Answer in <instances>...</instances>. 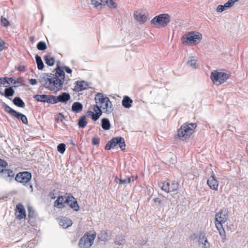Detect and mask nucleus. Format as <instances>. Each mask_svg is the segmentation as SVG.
I'll return each mask as SVG.
<instances>
[{
  "mask_svg": "<svg viewBox=\"0 0 248 248\" xmlns=\"http://www.w3.org/2000/svg\"><path fill=\"white\" fill-rule=\"evenodd\" d=\"M54 78L52 77V73H42L39 75L38 80L45 88L56 93L61 90L57 84L59 81L58 79L55 80Z\"/></svg>",
  "mask_w": 248,
  "mask_h": 248,
  "instance_id": "f257e3e1",
  "label": "nucleus"
},
{
  "mask_svg": "<svg viewBox=\"0 0 248 248\" xmlns=\"http://www.w3.org/2000/svg\"><path fill=\"white\" fill-rule=\"evenodd\" d=\"M202 39V35L198 31H189L182 36V43L185 46H190L200 43Z\"/></svg>",
  "mask_w": 248,
  "mask_h": 248,
  "instance_id": "f03ea898",
  "label": "nucleus"
},
{
  "mask_svg": "<svg viewBox=\"0 0 248 248\" xmlns=\"http://www.w3.org/2000/svg\"><path fill=\"white\" fill-rule=\"evenodd\" d=\"M170 21V16L168 14H160L155 16L150 21L151 24L157 28L166 27Z\"/></svg>",
  "mask_w": 248,
  "mask_h": 248,
  "instance_id": "7ed1b4c3",
  "label": "nucleus"
},
{
  "mask_svg": "<svg viewBox=\"0 0 248 248\" xmlns=\"http://www.w3.org/2000/svg\"><path fill=\"white\" fill-rule=\"evenodd\" d=\"M223 71L214 70L211 73L210 79L214 84L217 85H221L229 78L230 73H225Z\"/></svg>",
  "mask_w": 248,
  "mask_h": 248,
  "instance_id": "20e7f679",
  "label": "nucleus"
},
{
  "mask_svg": "<svg viewBox=\"0 0 248 248\" xmlns=\"http://www.w3.org/2000/svg\"><path fill=\"white\" fill-rule=\"evenodd\" d=\"M96 237L94 232L90 234L89 232H86L79 239L78 247L80 248H89L93 245Z\"/></svg>",
  "mask_w": 248,
  "mask_h": 248,
  "instance_id": "39448f33",
  "label": "nucleus"
},
{
  "mask_svg": "<svg viewBox=\"0 0 248 248\" xmlns=\"http://www.w3.org/2000/svg\"><path fill=\"white\" fill-rule=\"evenodd\" d=\"M193 128H190L187 123L183 124L177 130V136L182 140L188 139L193 133Z\"/></svg>",
  "mask_w": 248,
  "mask_h": 248,
  "instance_id": "423d86ee",
  "label": "nucleus"
},
{
  "mask_svg": "<svg viewBox=\"0 0 248 248\" xmlns=\"http://www.w3.org/2000/svg\"><path fill=\"white\" fill-rule=\"evenodd\" d=\"M2 107L7 113L10 114L12 116L14 117L19 120H21V122L24 124H28V121L26 115L20 112L16 111L5 103L3 104Z\"/></svg>",
  "mask_w": 248,
  "mask_h": 248,
  "instance_id": "0eeeda50",
  "label": "nucleus"
},
{
  "mask_svg": "<svg viewBox=\"0 0 248 248\" xmlns=\"http://www.w3.org/2000/svg\"><path fill=\"white\" fill-rule=\"evenodd\" d=\"M54 71L56 72L55 74H52V77L55 78L54 79L55 80L58 79V81H59V82L57 84L59 86V89L61 90L62 89L63 84L65 80V74L64 72V69L57 64V67L54 69Z\"/></svg>",
  "mask_w": 248,
  "mask_h": 248,
  "instance_id": "6e6552de",
  "label": "nucleus"
},
{
  "mask_svg": "<svg viewBox=\"0 0 248 248\" xmlns=\"http://www.w3.org/2000/svg\"><path fill=\"white\" fill-rule=\"evenodd\" d=\"M33 98L38 102L41 103H47L48 104H54V95L49 94H36Z\"/></svg>",
  "mask_w": 248,
  "mask_h": 248,
  "instance_id": "1a4fd4ad",
  "label": "nucleus"
},
{
  "mask_svg": "<svg viewBox=\"0 0 248 248\" xmlns=\"http://www.w3.org/2000/svg\"><path fill=\"white\" fill-rule=\"evenodd\" d=\"M31 178V173L29 171H23L18 173L16 177L15 180L17 182L26 184L28 183Z\"/></svg>",
  "mask_w": 248,
  "mask_h": 248,
  "instance_id": "9d476101",
  "label": "nucleus"
},
{
  "mask_svg": "<svg viewBox=\"0 0 248 248\" xmlns=\"http://www.w3.org/2000/svg\"><path fill=\"white\" fill-rule=\"evenodd\" d=\"M91 4L94 7L97 8L101 5L106 4L108 6L111 8L117 7V3L113 0H91Z\"/></svg>",
  "mask_w": 248,
  "mask_h": 248,
  "instance_id": "9b49d317",
  "label": "nucleus"
},
{
  "mask_svg": "<svg viewBox=\"0 0 248 248\" xmlns=\"http://www.w3.org/2000/svg\"><path fill=\"white\" fill-rule=\"evenodd\" d=\"M161 189L167 193L175 191L178 188V184L175 181H172L171 183L168 182H164L161 186Z\"/></svg>",
  "mask_w": 248,
  "mask_h": 248,
  "instance_id": "f8f14e48",
  "label": "nucleus"
},
{
  "mask_svg": "<svg viewBox=\"0 0 248 248\" xmlns=\"http://www.w3.org/2000/svg\"><path fill=\"white\" fill-rule=\"evenodd\" d=\"M64 203L68 204L70 208L75 211H78L79 210V206L76 199L72 195L69 194L66 197Z\"/></svg>",
  "mask_w": 248,
  "mask_h": 248,
  "instance_id": "ddd939ff",
  "label": "nucleus"
},
{
  "mask_svg": "<svg viewBox=\"0 0 248 248\" xmlns=\"http://www.w3.org/2000/svg\"><path fill=\"white\" fill-rule=\"evenodd\" d=\"M15 176L14 172L11 169L6 168L0 173V177L4 179L6 181L11 182Z\"/></svg>",
  "mask_w": 248,
  "mask_h": 248,
  "instance_id": "4468645a",
  "label": "nucleus"
},
{
  "mask_svg": "<svg viewBox=\"0 0 248 248\" xmlns=\"http://www.w3.org/2000/svg\"><path fill=\"white\" fill-rule=\"evenodd\" d=\"M113 146V148L117 145H119L122 151H124L125 149V143L124 139L121 137H116L111 139Z\"/></svg>",
  "mask_w": 248,
  "mask_h": 248,
  "instance_id": "2eb2a0df",
  "label": "nucleus"
},
{
  "mask_svg": "<svg viewBox=\"0 0 248 248\" xmlns=\"http://www.w3.org/2000/svg\"><path fill=\"white\" fill-rule=\"evenodd\" d=\"M70 98L71 96L68 93H62L58 96H54V104L59 102L66 103Z\"/></svg>",
  "mask_w": 248,
  "mask_h": 248,
  "instance_id": "dca6fc26",
  "label": "nucleus"
},
{
  "mask_svg": "<svg viewBox=\"0 0 248 248\" xmlns=\"http://www.w3.org/2000/svg\"><path fill=\"white\" fill-rule=\"evenodd\" d=\"M207 184L211 189L217 190L218 186V182L215 176L214 172L212 170L211 176L207 181Z\"/></svg>",
  "mask_w": 248,
  "mask_h": 248,
  "instance_id": "f3484780",
  "label": "nucleus"
},
{
  "mask_svg": "<svg viewBox=\"0 0 248 248\" xmlns=\"http://www.w3.org/2000/svg\"><path fill=\"white\" fill-rule=\"evenodd\" d=\"M16 215L18 219L25 218L26 217L25 209L22 203H18L16 206Z\"/></svg>",
  "mask_w": 248,
  "mask_h": 248,
  "instance_id": "a211bd4d",
  "label": "nucleus"
},
{
  "mask_svg": "<svg viewBox=\"0 0 248 248\" xmlns=\"http://www.w3.org/2000/svg\"><path fill=\"white\" fill-rule=\"evenodd\" d=\"M17 87H18V85L6 87L4 93L2 92V89H0V95L4 96L6 98L10 100V97L13 96L15 92L14 88H16Z\"/></svg>",
  "mask_w": 248,
  "mask_h": 248,
  "instance_id": "6ab92c4d",
  "label": "nucleus"
},
{
  "mask_svg": "<svg viewBox=\"0 0 248 248\" xmlns=\"http://www.w3.org/2000/svg\"><path fill=\"white\" fill-rule=\"evenodd\" d=\"M108 99L109 98L106 95L100 93H97L94 98L96 104H100L101 106L103 105Z\"/></svg>",
  "mask_w": 248,
  "mask_h": 248,
  "instance_id": "aec40b11",
  "label": "nucleus"
},
{
  "mask_svg": "<svg viewBox=\"0 0 248 248\" xmlns=\"http://www.w3.org/2000/svg\"><path fill=\"white\" fill-rule=\"evenodd\" d=\"M135 19L140 24L144 23L147 20V16L145 14H142L138 11H135L134 13Z\"/></svg>",
  "mask_w": 248,
  "mask_h": 248,
  "instance_id": "412c9836",
  "label": "nucleus"
},
{
  "mask_svg": "<svg viewBox=\"0 0 248 248\" xmlns=\"http://www.w3.org/2000/svg\"><path fill=\"white\" fill-rule=\"evenodd\" d=\"M101 108L104 110V113L106 114H110L113 110V105L109 99L106 101L104 105L101 106Z\"/></svg>",
  "mask_w": 248,
  "mask_h": 248,
  "instance_id": "4be33fe9",
  "label": "nucleus"
},
{
  "mask_svg": "<svg viewBox=\"0 0 248 248\" xmlns=\"http://www.w3.org/2000/svg\"><path fill=\"white\" fill-rule=\"evenodd\" d=\"M76 85L75 86L74 91L76 92H78L87 89L88 84L87 82L84 80L81 81H76Z\"/></svg>",
  "mask_w": 248,
  "mask_h": 248,
  "instance_id": "5701e85b",
  "label": "nucleus"
},
{
  "mask_svg": "<svg viewBox=\"0 0 248 248\" xmlns=\"http://www.w3.org/2000/svg\"><path fill=\"white\" fill-rule=\"evenodd\" d=\"M59 224L63 228L66 229L72 225V221L68 217H62L60 219Z\"/></svg>",
  "mask_w": 248,
  "mask_h": 248,
  "instance_id": "b1692460",
  "label": "nucleus"
},
{
  "mask_svg": "<svg viewBox=\"0 0 248 248\" xmlns=\"http://www.w3.org/2000/svg\"><path fill=\"white\" fill-rule=\"evenodd\" d=\"M133 102L132 99L130 97L125 95L122 101V104L124 108H129L132 107Z\"/></svg>",
  "mask_w": 248,
  "mask_h": 248,
  "instance_id": "393cba45",
  "label": "nucleus"
},
{
  "mask_svg": "<svg viewBox=\"0 0 248 248\" xmlns=\"http://www.w3.org/2000/svg\"><path fill=\"white\" fill-rule=\"evenodd\" d=\"M83 109L82 104L79 102H74L72 105L71 110L75 113H79Z\"/></svg>",
  "mask_w": 248,
  "mask_h": 248,
  "instance_id": "a878e982",
  "label": "nucleus"
},
{
  "mask_svg": "<svg viewBox=\"0 0 248 248\" xmlns=\"http://www.w3.org/2000/svg\"><path fill=\"white\" fill-rule=\"evenodd\" d=\"M13 103L15 105L18 107L24 108L25 106V104L23 100L18 96H16L13 100Z\"/></svg>",
  "mask_w": 248,
  "mask_h": 248,
  "instance_id": "bb28decb",
  "label": "nucleus"
},
{
  "mask_svg": "<svg viewBox=\"0 0 248 248\" xmlns=\"http://www.w3.org/2000/svg\"><path fill=\"white\" fill-rule=\"evenodd\" d=\"M101 127L104 130H108L110 128V123L108 119L104 118L101 120Z\"/></svg>",
  "mask_w": 248,
  "mask_h": 248,
  "instance_id": "cd10ccee",
  "label": "nucleus"
},
{
  "mask_svg": "<svg viewBox=\"0 0 248 248\" xmlns=\"http://www.w3.org/2000/svg\"><path fill=\"white\" fill-rule=\"evenodd\" d=\"M228 219V214L227 212L226 211H224V212L222 213V215L220 216V219L219 220V221H218V223H216L215 225H222L223 223H224Z\"/></svg>",
  "mask_w": 248,
  "mask_h": 248,
  "instance_id": "c85d7f7f",
  "label": "nucleus"
},
{
  "mask_svg": "<svg viewBox=\"0 0 248 248\" xmlns=\"http://www.w3.org/2000/svg\"><path fill=\"white\" fill-rule=\"evenodd\" d=\"M97 238L101 241H106L109 239V236L106 231H102L98 234Z\"/></svg>",
  "mask_w": 248,
  "mask_h": 248,
  "instance_id": "c756f323",
  "label": "nucleus"
},
{
  "mask_svg": "<svg viewBox=\"0 0 248 248\" xmlns=\"http://www.w3.org/2000/svg\"><path fill=\"white\" fill-rule=\"evenodd\" d=\"M87 124V122L86 121V116L85 115L81 116L79 118L78 123L79 128H84L86 127Z\"/></svg>",
  "mask_w": 248,
  "mask_h": 248,
  "instance_id": "7c9ffc66",
  "label": "nucleus"
},
{
  "mask_svg": "<svg viewBox=\"0 0 248 248\" xmlns=\"http://www.w3.org/2000/svg\"><path fill=\"white\" fill-rule=\"evenodd\" d=\"M63 200V196H59L54 203V206L57 207L58 208H62L63 207H64V205H63L62 203Z\"/></svg>",
  "mask_w": 248,
  "mask_h": 248,
  "instance_id": "2f4dec72",
  "label": "nucleus"
},
{
  "mask_svg": "<svg viewBox=\"0 0 248 248\" xmlns=\"http://www.w3.org/2000/svg\"><path fill=\"white\" fill-rule=\"evenodd\" d=\"M35 59L37 66L38 70H42L44 67V64L41 59V57L38 54H36L35 56Z\"/></svg>",
  "mask_w": 248,
  "mask_h": 248,
  "instance_id": "473e14b6",
  "label": "nucleus"
},
{
  "mask_svg": "<svg viewBox=\"0 0 248 248\" xmlns=\"http://www.w3.org/2000/svg\"><path fill=\"white\" fill-rule=\"evenodd\" d=\"M216 227L219 232V233L222 239L223 242H224L225 240H226V235L225 231L223 227V225H217L216 226Z\"/></svg>",
  "mask_w": 248,
  "mask_h": 248,
  "instance_id": "72a5a7b5",
  "label": "nucleus"
},
{
  "mask_svg": "<svg viewBox=\"0 0 248 248\" xmlns=\"http://www.w3.org/2000/svg\"><path fill=\"white\" fill-rule=\"evenodd\" d=\"M44 60L46 63L50 66L54 65L55 63V59L53 57H49L47 55L44 56Z\"/></svg>",
  "mask_w": 248,
  "mask_h": 248,
  "instance_id": "f704fd0d",
  "label": "nucleus"
},
{
  "mask_svg": "<svg viewBox=\"0 0 248 248\" xmlns=\"http://www.w3.org/2000/svg\"><path fill=\"white\" fill-rule=\"evenodd\" d=\"M87 115L88 116H90L93 121H97L101 116L100 115V113L99 112L98 113H94L93 112L90 110H88L87 112Z\"/></svg>",
  "mask_w": 248,
  "mask_h": 248,
  "instance_id": "c9c22d12",
  "label": "nucleus"
},
{
  "mask_svg": "<svg viewBox=\"0 0 248 248\" xmlns=\"http://www.w3.org/2000/svg\"><path fill=\"white\" fill-rule=\"evenodd\" d=\"M198 240V244L200 245L201 244V243L204 241L205 239H207L206 237V234L203 231H200L197 234Z\"/></svg>",
  "mask_w": 248,
  "mask_h": 248,
  "instance_id": "e433bc0d",
  "label": "nucleus"
},
{
  "mask_svg": "<svg viewBox=\"0 0 248 248\" xmlns=\"http://www.w3.org/2000/svg\"><path fill=\"white\" fill-rule=\"evenodd\" d=\"M28 217L30 218H34L36 217L37 214L31 206H28Z\"/></svg>",
  "mask_w": 248,
  "mask_h": 248,
  "instance_id": "4c0bfd02",
  "label": "nucleus"
},
{
  "mask_svg": "<svg viewBox=\"0 0 248 248\" xmlns=\"http://www.w3.org/2000/svg\"><path fill=\"white\" fill-rule=\"evenodd\" d=\"M36 47L39 50L44 51L47 48V46L46 42L40 41L37 44Z\"/></svg>",
  "mask_w": 248,
  "mask_h": 248,
  "instance_id": "58836bf2",
  "label": "nucleus"
},
{
  "mask_svg": "<svg viewBox=\"0 0 248 248\" xmlns=\"http://www.w3.org/2000/svg\"><path fill=\"white\" fill-rule=\"evenodd\" d=\"M196 60L195 59L194 57H190L189 58L188 61L187 62V64L193 68H197L196 65Z\"/></svg>",
  "mask_w": 248,
  "mask_h": 248,
  "instance_id": "ea45409f",
  "label": "nucleus"
},
{
  "mask_svg": "<svg viewBox=\"0 0 248 248\" xmlns=\"http://www.w3.org/2000/svg\"><path fill=\"white\" fill-rule=\"evenodd\" d=\"M114 181L115 182L119 184V185H123L124 187L128 185L125 178L122 177V176H121L120 178H118L117 177H116L115 178Z\"/></svg>",
  "mask_w": 248,
  "mask_h": 248,
  "instance_id": "a19ab883",
  "label": "nucleus"
},
{
  "mask_svg": "<svg viewBox=\"0 0 248 248\" xmlns=\"http://www.w3.org/2000/svg\"><path fill=\"white\" fill-rule=\"evenodd\" d=\"M57 151L62 154H63L66 150V145L63 143H60L57 146Z\"/></svg>",
  "mask_w": 248,
  "mask_h": 248,
  "instance_id": "79ce46f5",
  "label": "nucleus"
},
{
  "mask_svg": "<svg viewBox=\"0 0 248 248\" xmlns=\"http://www.w3.org/2000/svg\"><path fill=\"white\" fill-rule=\"evenodd\" d=\"M8 166L7 162L0 158V173Z\"/></svg>",
  "mask_w": 248,
  "mask_h": 248,
  "instance_id": "37998d69",
  "label": "nucleus"
},
{
  "mask_svg": "<svg viewBox=\"0 0 248 248\" xmlns=\"http://www.w3.org/2000/svg\"><path fill=\"white\" fill-rule=\"evenodd\" d=\"M2 79V81L0 82V87H7L10 83L8 82L7 81L6 77H1L0 78V79Z\"/></svg>",
  "mask_w": 248,
  "mask_h": 248,
  "instance_id": "c03bdc74",
  "label": "nucleus"
},
{
  "mask_svg": "<svg viewBox=\"0 0 248 248\" xmlns=\"http://www.w3.org/2000/svg\"><path fill=\"white\" fill-rule=\"evenodd\" d=\"M227 9L228 8L227 7V5H226L225 3H224V5L220 4L217 6V11L219 13H221Z\"/></svg>",
  "mask_w": 248,
  "mask_h": 248,
  "instance_id": "a18cd8bd",
  "label": "nucleus"
},
{
  "mask_svg": "<svg viewBox=\"0 0 248 248\" xmlns=\"http://www.w3.org/2000/svg\"><path fill=\"white\" fill-rule=\"evenodd\" d=\"M0 21H1V25L3 27H6L9 26V22L6 18L3 17L2 16H1Z\"/></svg>",
  "mask_w": 248,
  "mask_h": 248,
  "instance_id": "49530a36",
  "label": "nucleus"
},
{
  "mask_svg": "<svg viewBox=\"0 0 248 248\" xmlns=\"http://www.w3.org/2000/svg\"><path fill=\"white\" fill-rule=\"evenodd\" d=\"M101 106H99L98 105H97V104H96L93 105V109L95 112L98 113L99 112L100 113V115H102L103 112L101 109Z\"/></svg>",
  "mask_w": 248,
  "mask_h": 248,
  "instance_id": "de8ad7c7",
  "label": "nucleus"
},
{
  "mask_svg": "<svg viewBox=\"0 0 248 248\" xmlns=\"http://www.w3.org/2000/svg\"><path fill=\"white\" fill-rule=\"evenodd\" d=\"M113 148H113V146L111 140H110L106 144L104 149H105V150H107L108 151V150H111V149H113Z\"/></svg>",
  "mask_w": 248,
  "mask_h": 248,
  "instance_id": "09e8293b",
  "label": "nucleus"
},
{
  "mask_svg": "<svg viewBox=\"0 0 248 248\" xmlns=\"http://www.w3.org/2000/svg\"><path fill=\"white\" fill-rule=\"evenodd\" d=\"M224 212V210L223 209H221L216 214L215 216V223H218V221H219V220L220 217V216L222 215L223 212Z\"/></svg>",
  "mask_w": 248,
  "mask_h": 248,
  "instance_id": "8fccbe9b",
  "label": "nucleus"
},
{
  "mask_svg": "<svg viewBox=\"0 0 248 248\" xmlns=\"http://www.w3.org/2000/svg\"><path fill=\"white\" fill-rule=\"evenodd\" d=\"M238 0H229L227 2L225 3L226 5L228 8L232 7L234 3L237 1Z\"/></svg>",
  "mask_w": 248,
  "mask_h": 248,
  "instance_id": "3c124183",
  "label": "nucleus"
},
{
  "mask_svg": "<svg viewBox=\"0 0 248 248\" xmlns=\"http://www.w3.org/2000/svg\"><path fill=\"white\" fill-rule=\"evenodd\" d=\"M100 143V139L98 138L93 137L92 139V143L93 145L98 146Z\"/></svg>",
  "mask_w": 248,
  "mask_h": 248,
  "instance_id": "603ef678",
  "label": "nucleus"
},
{
  "mask_svg": "<svg viewBox=\"0 0 248 248\" xmlns=\"http://www.w3.org/2000/svg\"><path fill=\"white\" fill-rule=\"evenodd\" d=\"M201 244L203 245L202 248H209L210 247V243L208 242L207 239H205L204 241L202 242V243H201Z\"/></svg>",
  "mask_w": 248,
  "mask_h": 248,
  "instance_id": "864d4df0",
  "label": "nucleus"
},
{
  "mask_svg": "<svg viewBox=\"0 0 248 248\" xmlns=\"http://www.w3.org/2000/svg\"><path fill=\"white\" fill-rule=\"evenodd\" d=\"M63 69L65 70V72L68 74H71L72 72V70L67 66H64L63 67Z\"/></svg>",
  "mask_w": 248,
  "mask_h": 248,
  "instance_id": "5fc2aeb1",
  "label": "nucleus"
},
{
  "mask_svg": "<svg viewBox=\"0 0 248 248\" xmlns=\"http://www.w3.org/2000/svg\"><path fill=\"white\" fill-rule=\"evenodd\" d=\"M17 70L19 71L24 72L26 71V67L24 65H19L17 67Z\"/></svg>",
  "mask_w": 248,
  "mask_h": 248,
  "instance_id": "6e6d98bb",
  "label": "nucleus"
},
{
  "mask_svg": "<svg viewBox=\"0 0 248 248\" xmlns=\"http://www.w3.org/2000/svg\"><path fill=\"white\" fill-rule=\"evenodd\" d=\"M187 124L189 125V126H190V128H193V133L195 131V129L197 127V124L196 123H187Z\"/></svg>",
  "mask_w": 248,
  "mask_h": 248,
  "instance_id": "4d7b16f0",
  "label": "nucleus"
},
{
  "mask_svg": "<svg viewBox=\"0 0 248 248\" xmlns=\"http://www.w3.org/2000/svg\"><path fill=\"white\" fill-rule=\"evenodd\" d=\"M29 83L31 85H35L37 83V81L36 79L31 78L29 79Z\"/></svg>",
  "mask_w": 248,
  "mask_h": 248,
  "instance_id": "13d9d810",
  "label": "nucleus"
},
{
  "mask_svg": "<svg viewBox=\"0 0 248 248\" xmlns=\"http://www.w3.org/2000/svg\"><path fill=\"white\" fill-rule=\"evenodd\" d=\"M171 155V160H170V163L174 164L176 162V156L173 155Z\"/></svg>",
  "mask_w": 248,
  "mask_h": 248,
  "instance_id": "bf43d9fd",
  "label": "nucleus"
},
{
  "mask_svg": "<svg viewBox=\"0 0 248 248\" xmlns=\"http://www.w3.org/2000/svg\"><path fill=\"white\" fill-rule=\"evenodd\" d=\"M114 243L116 245L120 246L122 245V240L119 239L118 240V238H116L114 240Z\"/></svg>",
  "mask_w": 248,
  "mask_h": 248,
  "instance_id": "052dcab7",
  "label": "nucleus"
},
{
  "mask_svg": "<svg viewBox=\"0 0 248 248\" xmlns=\"http://www.w3.org/2000/svg\"><path fill=\"white\" fill-rule=\"evenodd\" d=\"M153 201L155 203H157L159 204L162 203V201L158 198H154Z\"/></svg>",
  "mask_w": 248,
  "mask_h": 248,
  "instance_id": "680f3d73",
  "label": "nucleus"
},
{
  "mask_svg": "<svg viewBox=\"0 0 248 248\" xmlns=\"http://www.w3.org/2000/svg\"><path fill=\"white\" fill-rule=\"evenodd\" d=\"M48 196L51 199H55L56 198V196L55 193L53 192H50L48 195Z\"/></svg>",
  "mask_w": 248,
  "mask_h": 248,
  "instance_id": "e2e57ef3",
  "label": "nucleus"
},
{
  "mask_svg": "<svg viewBox=\"0 0 248 248\" xmlns=\"http://www.w3.org/2000/svg\"><path fill=\"white\" fill-rule=\"evenodd\" d=\"M235 128L234 127H233V126L230 125V124H229L228 125V130L231 131V132H233L235 130Z\"/></svg>",
  "mask_w": 248,
  "mask_h": 248,
  "instance_id": "0e129e2a",
  "label": "nucleus"
},
{
  "mask_svg": "<svg viewBox=\"0 0 248 248\" xmlns=\"http://www.w3.org/2000/svg\"><path fill=\"white\" fill-rule=\"evenodd\" d=\"M6 78H7V81H8V83H9L10 84V83H13V82L14 81L15 79H14V78L13 77H10V78H7L6 77Z\"/></svg>",
  "mask_w": 248,
  "mask_h": 248,
  "instance_id": "69168bd1",
  "label": "nucleus"
},
{
  "mask_svg": "<svg viewBox=\"0 0 248 248\" xmlns=\"http://www.w3.org/2000/svg\"><path fill=\"white\" fill-rule=\"evenodd\" d=\"M5 42L3 41H0V52L4 49V45Z\"/></svg>",
  "mask_w": 248,
  "mask_h": 248,
  "instance_id": "338daca9",
  "label": "nucleus"
},
{
  "mask_svg": "<svg viewBox=\"0 0 248 248\" xmlns=\"http://www.w3.org/2000/svg\"><path fill=\"white\" fill-rule=\"evenodd\" d=\"M13 84H14V85H16V84H20L21 85H23V84H22L21 81L19 80L18 79L17 80H15L13 82Z\"/></svg>",
  "mask_w": 248,
  "mask_h": 248,
  "instance_id": "774afa93",
  "label": "nucleus"
}]
</instances>
